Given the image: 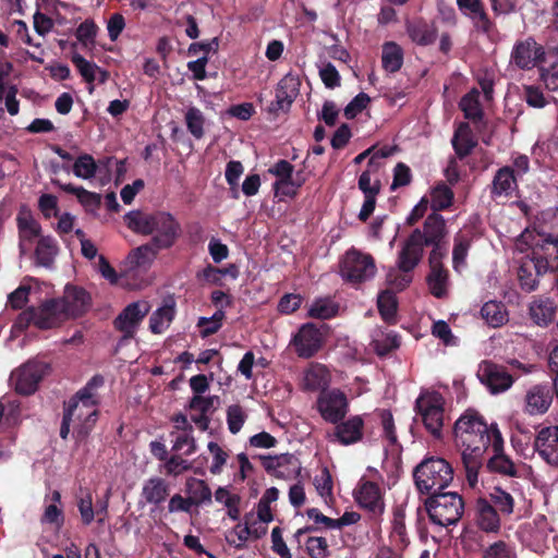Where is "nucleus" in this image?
I'll use <instances>...</instances> for the list:
<instances>
[{
  "instance_id": "f257e3e1",
  "label": "nucleus",
  "mask_w": 558,
  "mask_h": 558,
  "mask_svg": "<svg viewBox=\"0 0 558 558\" xmlns=\"http://www.w3.org/2000/svg\"><path fill=\"white\" fill-rule=\"evenodd\" d=\"M495 434H501L496 423L487 424L474 410H466L454 423L453 437L461 449V461L470 487L478 483L480 471L484 468L485 454L494 449Z\"/></svg>"
},
{
  "instance_id": "f03ea898",
  "label": "nucleus",
  "mask_w": 558,
  "mask_h": 558,
  "mask_svg": "<svg viewBox=\"0 0 558 558\" xmlns=\"http://www.w3.org/2000/svg\"><path fill=\"white\" fill-rule=\"evenodd\" d=\"M125 226L134 233L153 235V245L171 248L181 234V226L173 215L167 211L131 210L123 217Z\"/></svg>"
},
{
  "instance_id": "7ed1b4c3",
  "label": "nucleus",
  "mask_w": 558,
  "mask_h": 558,
  "mask_svg": "<svg viewBox=\"0 0 558 558\" xmlns=\"http://www.w3.org/2000/svg\"><path fill=\"white\" fill-rule=\"evenodd\" d=\"M448 234L446 220L438 213L429 214L423 228H415L404 241L399 255L398 268L400 271L411 272L420 264L425 246H436L445 242Z\"/></svg>"
},
{
  "instance_id": "20e7f679",
  "label": "nucleus",
  "mask_w": 558,
  "mask_h": 558,
  "mask_svg": "<svg viewBox=\"0 0 558 558\" xmlns=\"http://www.w3.org/2000/svg\"><path fill=\"white\" fill-rule=\"evenodd\" d=\"M452 465L441 457L429 456L413 470V478L420 494L432 495L447 488L453 481Z\"/></svg>"
},
{
  "instance_id": "39448f33",
  "label": "nucleus",
  "mask_w": 558,
  "mask_h": 558,
  "mask_svg": "<svg viewBox=\"0 0 558 558\" xmlns=\"http://www.w3.org/2000/svg\"><path fill=\"white\" fill-rule=\"evenodd\" d=\"M424 506L430 522L440 526L457 524L464 512V500L456 492L433 493Z\"/></svg>"
},
{
  "instance_id": "423d86ee",
  "label": "nucleus",
  "mask_w": 558,
  "mask_h": 558,
  "mask_svg": "<svg viewBox=\"0 0 558 558\" xmlns=\"http://www.w3.org/2000/svg\"><path fill=\"white\" fill-rule=\"evenodd\" d=\"M445 398L436 390L422 391L415 400V412L426 430L435 438H442L445 424Z\"/></svg>"
},
{
  "instance_id": "0eeeda50",
  "label": "nucleus",
  "mask_w": 558,
  "mask_h": 558,
  "mask_svg": "<svg viewBox=\"0 0 558 558\" xmlns=\"http://www.w3.org/2000/svg\"><path fill=\"white\" fill-rule=\"evenodd\" d=\"M376 274L375 259L371 254L350 248L340 264V275L343 280L359 284L372 279Z\"/></svg>"
},
{
  "instance_id": "6e6552de",
  "label": "nucleus",
  "mask_w": 558,
  "mask_h": 558,
  "mask_svg": "<svg viewBox=\"0 0 558 558\" xmlns=\"http://www.w3.org/2000/svg\"><path fill=\"white\" fill-rule=\"evenodd\" d=\"M520 242L527 246V255L543 265L548 272L558 270V239L536 238L533 232L525 230L520 235Z\"/></svg>"
},
{
  "instance_id": "1a4fd4ad",
  "label": "nucleus",
  "mask_w": 558,
  "mask_h": 558,
  "mask_svg": "<svg viewBox=\"0 0 558 558\" xmlns=\"http://www.w3.org/2000/svg\"><path fill=\"white\" fill-rule=\"evenodd\" d=\"M327 330L328 326L326 324L320 326L314 323L303 324L291 340L298 356L302 359L313 357L323 348Z\"/></svg>"
},
{
  "instance_id": "9d476101",
  "label": "nucleus",
  "mask_w": 558,
  "mask_h": 558,
  "mask_svg": "<svg viewBox=\"0 0 558 558\" xmlns=\"http://www.w3.org/2000/svg\"><path fill=\"white\" fill-rule=\"evenodd\" d=\"M316 407L323 420L333 424L345 418L350 405L347 395L338 388H332L320 391Z\"/></svg>"
},
{
  "instance_id": "9b49d317",
  "label": "nucleus",
  "mask_w": 558,
  "mask_h": 558,
  "mask_svg": "<svg viewBox=\"0 0 558 558\" xmlns=\"http://www.w3.org/2000/svg\"><path fill=\"white\" fill-rule=\"evenodd\" d=\"M150 311L147 301H136L126 305L113 319V327L122 332L121 341H129L136 335L138 327Z\"/></svg>"
},
{
  "instance_id": "f8f14e48",
  "label": "nucleus",
  "mask_w": 558,
  "mask_h": 558,
  "mask_svg": "<svg viewBox=\"0 0 558 558\" xmlns=\"http://www.w3.org/2000/svg\"><path fill=\"white\" fill-rule=\"evenodd\" d=\"M476 375L481 384L493 395L505 392L514 383V376L507 371L506 366L488 360L478 364Z\"/></svg>"
},
{
  "instance_id": "ddd939ff",
  "label": "nucleus",
  "mask_w": 558,
  "mask_h": 558,
  "mask_svg": "<svg viewBox=\"0 0 558 558\" xmlns=\"http://www.w3.org/2000/svg\"><path fill=\"white\" fill-rule=\"evenodd\" d=\"M301 81L298 75L291 72L286 74L277 84L275 100L267 111L277 116L280 111L288 112L300 94Z\"/></svg>"
},
{
  "instance_id": "4468645a",
  "label": "nucleus",
  "mask_w": 558,
  "mask_h": 558,
  "mask_svg": "<svg viewBox=\"0 0 558 558\" xmlns=\"http://www.w3.org/2000/svg\"><path fill=\"white\" fill-rule=\"evenodd\" d=\"M49 366L44 362L32 361L21 366L15 376V391L22 396L33 395L39 383L48 373Z\"/></svg>"
},
{
  "instance_id": "2eb2a0df",
  "label": "nucleus",
  "mask_w": 558,
  "mask_h": 558,
  "mask_svg": "<svg viewBox=\"0 0 558 558\" xmlns=\"http://www.w3.org/2000/svg\"><path fill=\"white\" fill-rule=\"evenodd\" d=\"M544 54V48L530 37L513 46L511 62L521 70H530L543 60Z\"/></svg>"
},
{
  "instance_id": "dca6fc26",
  "label": "nucleus",
  "mask_w": 558,
  "mask_h": 558,
  "mask_svg": "<svg viewBox=\"0 0 558 558\" xmlns=\"http://www.w3.org/2000/svg\"><path fill=\"white\" fill-rule=\"evenodd\" d=\"M534 448L547 464L558 466V425L542 427L534 439Z\"/></svg>"
},
{
  "instance_id": "f3484780",
  "label": "nucleus",
  "mask_w": 558,
  "mask_h": 558,
  "mask_svg": "<svg viewBox=\"0 0 558 558\" xmlns=\"http://www.w3.org/2000/svg\"><path fill=\"white\" fill-rule=\"evenodd\" d=\"M57 299L63 304V311L68 318L83 316L92 304L89 293L84 288L72 284H66L63 296Z\"/></svg>"
},
{
  "instance_id": "a211bd4d",
  "label": "nucleus",
  "mask_w": 558,
  "mask_h": 558,
  "mask_svg": "<svg viewBox=\"0 0 558 558\" xmlns=\"http://www.w3.org/2000/svg\"><path fill=\"white\" fill-rule=\"evenodd\" d=\"M504 438L501 434H495L494 449L492 456L484 462V468L489 473H497L502 476H518V469L510 457L504 452Z\"/></svg>"
},
{
  "instance_id": "6ab92c4d",
  "label": "nucleus",
  "mask_w": 558,
  "mask_h": 558,
  "mask_svg": "<svg viewBox=\"0 0 558 558\" xmlns=\"http://www.w3.org/2000/svg\"><path fill=\"white\" fill-rule=\"evenodd\" d=\"M333 440L341 446H351L360 442L364 437V420L361 415H353L347 420L333 423Z\"/></svg>"
},
{
  "instance_id": "aec40b11",
  "label": "nucleus",
  "mask_w": 558,
  "mask_h": 558,
  "mask_svg": "<svg viewBox=\"0 0 558 558\" xmlns=\"http://www.w3.org/2000/svg\"><path fill=\"white\" fill-rule=\"evenodd\" d=\"M501 515L487 498L480 497L474 506L475 525L485 533L497 534L501 527Z\"/></svg>"
},
{
  "instance_id": "412c9836",
  "label": "nucleus",
  "mask_w": 558,
  "mask_h": 558,
  "mask_svg": "<svg viewBox=\"0 0 558 558\" xmlns=\"http://www.w3.org/2000/svg\"><path fill=\"white\" fill-rule=\"evenodd\" d=\"M36 312V328L41 330L52 329L60 326L68 319L63 304L58 299H50L35 307Z\"/></svg>"
},
{
  "instance_id": "4be33fe9",
  "label": "nucleus",
  "mask_w": 558,
  "mask_h": 558,
  "mask_svg": "<svg viewBox=\"0 0 558 558\" xmlns=\"http://www.w3.org/2000/svg\"><path fill=\"white\" fill-rule=\"evenodd\" d=\"M405 32L412 43L422 47L435 44L438 36V27L435 22H429L424 17L407 20Z\"/></svg>"
},
{
  "instance_id": "5701e85b",
  "label": "nucleus",
  "mask_w": 558,
  "mask_h": 558,
  "mask_svg": "<svg viewBox=\"0 0 558 558\" xmlns=\"http://www.w3.org/2000/svg\"><path fill=\"white\" fill-rule=\"evenodd\" d=\"M548 271L543 265L535 262L530 255H525L518 269V281L522 291L531 293L538 289L539 279Z\"/></svg>"
},
{
  "instance_id": "b1692460",
  "label": "nucleus",
  "mask_w": 558,
  "mask_h": 558,
  "mask_svg": "<svg viewBox=\"0 0 558 558\" xmlns=\"http://www.w3.org/2000/svg\"><path fill=\"white\" fill-rule=\"evenodd\" d=\"M553 387L548 384L532 386L525 395V412L530 415H539L548 411L553 401Z\"/></svg>"
},
{
  "instance_id": "393cba45",
  "label": "nucleus",
  "mask_w": 558,
  "mask_h": 558,
  "mask_svg": "<svg viewBox=\"0 0 558 558\" xmlns=\"http://www.w3.org/2000/svg\"><path fill=\"white\" fill-rule=\"evenodd\" d=\"M558 306L547 296H536L529 304V317L539 327H548L556 319Z\"/></svg>"
},
{
  "instance_id": "a878e982",
  "label": "nucleus",
  "mask_w": 558,
  "mask_h": 558,
  "mask_svg": "<svg viewBox=\"0 0 558 558\" xmlns=\"http://www.w3.org/2000/svg\"><path fill=\"white\" fill-rule=\"evenodd\" d=\"M518 189V179L510 166L499 168L492 181L490 195L494 199L511 197Z\"/></svg>"
},
{
  "instance_id": "bb28decb",
  "label": "nucleus",
  "mask_w": 558,
  "mask_h": 558,
  "mask_svg": "<svg viewBox=\"0 0 558 558\" xmlns=\"http://www.w3.org/2000/svg\"><path fill=\"white\" fill-rule=\"evenodd\" d=\"M355 498L362 508L373 514H381L384 512V501L379 486L376 483L371 481L362 483Z\"/></svg>"
},
{
  "instance_id": "cd10ccee",
  "label": "nucleus",
  "mask_w": 558,
  "mask_h": 558,
  "mask_svg": "<svg viewBox=\"0 0 558 558\" xmlns=\"http://www.w3.org/2000/svg\"><path fill=\"white\" fill-rule=\"evenodd\" d=\"M533 233L536 238L558 239V209L541 211L534 220Z\"/></svg>"
},
{
  "instance_id": "c85d7f7f",
  "label": "nucleus",
  "mask_w": 558,
  "mask_h": 558,
  "mask_svg": "<svg viewBox=\"0 0 558 558\" xmlns=\"http://www.w3.org/2000/svg\"><path fill=\"white\" fill-rule=\"evenodd\" d=\"M451 144L460 160L472 154L473 149L477 146V141L468 122H461L459 124L453 133Z\"/></svg>"
},
{
  "instance_id": "c756f323",
  "label": "nucleus",
  "mask_w": 558,
  "mask_h": 558,
  "mask_svg": "<svg viewBox=\"0 0 558 558\" xmlns=\"http://www.w3.org/2000/svg\"><path fill=\"white\" fill-rule=\"evenodd\" d=\"M170 495V484L162 477L153 476L148 478L142 488V497L147 504L159 506Z\"/></svg>"
},
{
  "instance_id": "7c9ffc66",
  "label": "nucleus",
  "mask_w": 558,
  "mask_h": 558,
  "mask_svg": "<svg viewBox=\"0 0 558 558\" xmlns=\"http://www.w3.org/2000/svg\"><path fill=\"white\" fill-rule=\"evenodd\" d=\"M473 235L471 232L459 231L453 236L452 267L457 272L466 266V257L472 246Z\"/></svg>"
},
{
  "instance_id": "2f4dec72",
  "label": "nucleus",
  "mask_w": 558,
  "mask_h": 558,
  "mask_svg": "<svg viewBox=\"0 0 558 558\" xmlns=\"http://www.w3.org/2000/svg\"><path fill=\"white\" fill-rule=\"evenodd\" d=\"M58 251L59 247L54 238L51 235L40 236L34 252L36 264L45 268H51Z\"/></svg>"
},
{
  "instance_id": "473e14b6",
  "label": "nucleus",
  "mask_w": 558,
  "mask_h": 558,
  "mask_svg": "<svg viewBox=\"0 0 558 558\" xmlns=\"http://www.w3.org/2000/svg\"><path fill=\"white\" fill-rule=\"evenodd\" d=\"M185 492L192 499L193 507L201 505H210L213 501V493L208 484L204 480L189 477L185 482Z\"/></svg>"
},
{
  "instance_id": "72a5a7b5",
  "label": "nucleus",
  "mask_w": 558,
  "mask_h": 558,
  "mask_svg": "<svg viewBox=\"0 0 558 558\" xmlns=\"http://www.w3.org/2000/svg\"><path fill=\"white\" fill-rule=\"evenodd\" d=\"M51 183L63 192L75 195L80 204L85 208H96L100 206L101 198L97 193L89 192L83 186H75L72 183H62L58 179H52Z\"/></svg>"
},
{
  "instance_id": "f704fd0d",
  "label": "nucleus",
  "mask_w": 558,
  "mask_h": 558,
  "mask_svg": "<svg viewBox=\"0 0 558 558\" xmlns=\"http://www.w3.org/2000/svg\"><path fill=\"white\" fill-rule=\"evenodd\" d=\"M16 223L21 238L32 241L40 235L41 226L33 217L32 211L26 206H22L17 213Z\"/></svg>"
},
{
  "instance_id": "c9c22d12",
  "label": "nucleus",
  "mask_w": 558,
  "mask_h": 558,
  "mask_svg": "<svg viewBox=\"0 0 558 558\" xmlns=\"http://www.w3.org/2000/svg\"><path fill=\"white\" fill-rule=\"evenodd\" d=\"M459 108L464 118L474 123L481 122L484 118V111L480 102V92L476 88H472L461 98Z\"/></svg>"
},
{
  "instance_id": "e433bc0d",
  "label": "nucleus",
  "mask_w": 558,
  "mask_h": 558,
  "mask_svg": "<svg viewBox=\"0 0 558 558\" xmlns=\"http://www.w3.org/2000/svg\"><path fill=\"white\" fill-rule=\"evenodd\" d=\"M403 50L395 41H387L383 45L381 64L390 73L398 72L403 65Z\"/></svg>"
},
{
  "instance_id": "4c0bfd02",
  "label": "nucleus",
  "mask_w": 558,
  "mask_h": 558,
  "mask_svg": "<svg viewBox=\"0 0 558 558\" xmlns=\"http://www.w3.org/2000/svg\"><path fill=\"white\" fill-rule=\"evenodd\" d=\"M175 315L174 302L165 303L161 307L157 308L149 318V330L159 335L162 333L169 324L173 320Z\"/></svg>"
},
{
  "instance_id": "58836bf2",
  "label": "nucleus",
  "mask_w": 558,
  "mask_h": 558,
  "mask_svg": "<svg viewBox=\"0 0 558 558\" xmlns=\"http://www.w3.org/2000/svg\"><path fill=\"white\" fill-rule=\"evenodd\" d=\"M481 315L494 328L501 327L508 322V311L502 302H486L481 308Z\"/></svg>"
},
{
  "instance_id": "ea45409f",
  "label": "nucleus",
  "mask_w": 558,
  "mask_h": 558,
  "mask_svg": "<svg viewBox=\"0 0 558 558\" xmlns=\"http://www.w3.org/2000/svg\"><path fill=\"white\" fill-rule=\"evenodd\" d=\"M454 199V193L446 183L440 182L430 191L429 205L433 213L448 209Z\"/></svg>"
},
{
  "instance_id": "a19ab883",
  "label": "nucleus",
  "mask_w": 558,
  "mask_h": 558,
  "mask_svg": "<svg viewBox=\"0 0 558 558\" xmlns=\"http://www.w3.org/2000/svg\"><path fill=\"white\" fill-rule=\"evenodd\" d=\"M448 279L449 272L445 267L430 268V271L426 277V281L430 293L435 298L444 299L447 296Z\"/></svg>"
},
{
  "instance_id": "79ce46f5",
  "label": "nucleus",
  "mask_w": 558,
  "mask_h": 558,
  "mask_svg": "<svg viewBox=\"0 0 558 558\" xmlns=\"http://www.w3.org/2000/svg\"><path fill=\"white\" fill-rule=\"evenodd\" d=\"M160 251H163V248L153 245V242L149 241L148 243L132 250L128 259L132 266L143 267L150 265Z\"/></svg>"
},
{
  "instance_id": "37998d69",
  "label": "nucleus",
  "mask_w": 558,
  "mask_h": 558,
  "mask_svg": "<svg viewBox=\"0 0 558 558\" xmlns=\"http://www.w3.org/2000/svg\"><path fill=\"white\" fill-rule=\"evenodd\" d=\"M487 501L494 505V509H497L500 515L509 517L513 513L514 498L501 487H494L488 495Z\"/></svg>"
},
{
  "instance_id": "c03bdc74",
  "label": "nucleus",
  "mask_w": 558,
  "mask_h": 558,
  "mask_svg": "<svg viewBox=\"0 0 558 558\" xmlns=\"http://www.w3.org/2000/svg\"><path fill=\"white\" fill-rule=\"evenodd\" d=\"M278 462L280 463V466H278L277 478L291 480L298 478L301 475L302 465L296 456L292 453L279 454Z\"/></svg>"
},
{
  "instance_id": "a18cd8bd",
  "label": "nucleus",
  "mask_w": 558,
  "mask_h": 558,
  "mask_svg": "<svg viewBox=\"0 0 558 558\" xmlns=\"http://www.w3.org/2000/svg\"><path fill=\"white\" fill-rule=\"evenodd\" d=\"M377 307L381 318L388 323H395L398 310V301L395 293L390 290H385L379 293L377 298Z\"/></svg>"
},
{
  "instance_id": "49530a36",
  "label": "nucleus",
  "mask_w": 558,
  "mask_h": 558,
  "mask_svg": "<svg viewBox=\"0 0 558 558\" xmlns=\"http://www.w3.org/2000/svg\"><path fill=\"white\" fill-rule=\"evenodd\" d=\"M250 517H252V513L245 515L244 524L238 523L226 535L227 543L238 550L244 549L246 547L245 543L250 538Z\"/></svg>"
},
{
  "instance_id": "de8ad7c7",
  "label": "nucleus",
  "mask_w": 558,
  "mask_h": 558,
  "mask_svg": "<svg viewBox=\"0 0 558 558\" xmlns=\"http://www.w3.org/2000/svg\"><path fill=\"white\" fill-rule=\"evenodd\" d=\"M105 384V379L101 375H94L86 385L81 388L71 399H76L77 403H84L88 405H97V400L95 399V390L101 387Z\"/></svg>"
},
{
  "instance_id": "09e8293b",
  "label": "nucleus",
  "mask_w": 558,
  "mask_h": 558,
  "mask_svg": "<svg viewBox=\"0 0 558 558\" xmlns=\"http://www.w3.org/2000/svg\"><path fill=\"white\" fill-rule=\"evenodd\" d=\"M339 306L330 299H318L311 305L307 315L316 319H329L337 315Z\"/></svg>"
},
{
  "instance_id": "8fccbe9b",
  "label": "nucleus",
  "mask_w": 558,
  "mask_h": 558,
  "mask_svg": "<svg viewBox=\"0 0 558 558\" xmlns=\"http://www.w3.org/2000/svg\"><path fill=\"white\" fill-rule=\"evenodd\" d=\"M97 169V163L94 157L89 154L80 155L72 166L74 175L84 180L94 178Z\"/></svg>"
},
{
  "instance_id": "3c124183",
  "label": "nucleus",
  "mask_w": 558,
  "mask_h": 558,
  "mask_svg": "<svg viewBox=\"0 0 558 558\" xmlns=\"http://www.w3.org/2000/svg\"><path fill=\"white\" fill-rule=\"evenodd\" d=\"M185 124L187 131L196 138L201 140L204 134L205 117L196 107H190L185 112Z\"/></svg>"
},
{
  "instance_id": "603ef678",
  "label": "nucleus",
  "mask_w": 558,
  "mask_h": 558,
  "mask_svg": "<svg viewBox=\"0 0 558 558\" xmlns=\"http://www.w3.org/2000/svg\"><path fill=\"white\" fill-rule=\"evenodd\" d=\"M303 185V180H294L291 178L290 180H276L272 184V189L275 191V196L279 198V201H284L286 198H294L299 193V189Z\"/></svg>"
},
{
  "instance_id": "864d4df0",
  "label": "nucleus",
  "mask_w": 558,
  "mask_h": 558,
  "mask_svg": "<svg viewBox=\"0 0 558 558\" xmlns=\"http://www.w3.org/2000/svg\"><path fill=\"white\" fill-rule=\"evenodd\" d=\"M63 413H70V418L75 423L83 421L88 417V414H97L99 415L98 410L94 405H88L84 403H77L76 399H70L64 403Z\"/></svg>"
},
{
  "instance_id": "5fc2aeb1",
  "label": "nucleus",
  "mask_w": 558,
  "mask_h": 558,
  "mask_svg": "<svg viewBox=\"0 0 558 558\" xmlns=\"http://www.w3.org/2000/svg\"><path fill=\"white\" fill-rule=\"evenodd\" d=\"M97 32V24L94 20L87 19L77 26L75 37L83 46L87 47L95 43Z\"/></svg>"
},
{
  "instance_id": "6e6d98bb",
  "label": "nucleus",
  "mask_w": 558,
  "mask_h": 558,
  "mask_svg": "<svg viewBox=\"0 0 558 558\" xmlns=\"http://www.w3.org/2000/svg\"><path fill=\"white\" fill-rule=\"evenodd\" d=\"M482 558H517V555L508 543L499 539L483 550Z\"/></svg>"
},
{
  "instance_id": "4d7b16f0",
  "label": "nucleus",
  "mask_w": 558,
  "mask_h": 558,
  "mask_svg": "<svg viewBox=\"0 0 558 558\" xmlns=\"http://www.w3.org/2000/svg\"><path fill=\"white\" fill-rule=\"evenodd\" d=\"M97 414H88L87 418L74 423L72 436L77 445L84 442L88 438L97 423Z\"/></svg>"
},
{
  "instance_id": "13d9d810",
  "label": "nucleus",
  "mask_w": 558,
  "mask_h": 558,
  "mask_svg": "<svg viewBox=\"0 0 558 558\" xmlns=\"http://www.w3.org/2000/svg\"><path fill=\"white\" fill-rule=\"evenodd\" d=\"M71 61L87 83H93L96 80L95 72L98 69L96 63L86 60L80 53H74Z\"/></svg>"
},
{
  "instance_id": "bf43d9fd",
  "label": "nucleus",
  "mask_w": 558,
  "mask_h": 558,
  "mask_svg": "<svg viewBox=\"0 0 558 558\" xmlns=\"http://www.w3.org/2000/svg\"><path fill=\"white\" fill-rule=\"evenodd\" d=\"M191 469V463L179 454H173L165 460L163 472L168 476H179Z\"/></svg>"
},
{
  "instance_id": "052dcab7",
  "label": "nucleus",
  "mask_w": 558,
  "mask_h": 558,
  "mask_svg": "<svg viewBox=\"0 0 558 558\" xmlns=\"http://www.w3.org/2000/svg\"><path fill=\"white\" fill-rule=\"evenodd\" d=\"M305 546L311 558H327L329 556L328 543L325 537L310 536Z\"/></svg>"
},
{
  "instance_id": "680f3d73",
  "label": "nucleus",
  "mask_w": 558,
  "mask_h": 558,
  "mask_svg": "<svg viewBox=\"0 0 558 558\" xmlns=\"http://www.w3.org/2000/svg\"><path fill=\"white\" fill-rule=\"evenodd\" d=\"M245 417L246 415L241 405H230L227 410V423L230 433H239L245 422Z\"/></svg>"
},
{
  "instance_id": "e2e57ef3",
  "label": "nucleus",
  "mask_w": 558,
  "mask_h": 558,
  "mask_svg": "<svg viewBox=\"0 0 558 558\" xmlns=\"http://www.w3.org/2000/svg\"><path fill=\"white\" fill-rule=\"evenodd\" d=\"M243 170H244V168L240 161L231 160L227 163L225 177H226V181L228 182V184L231 186V189L233 191V195H232L233 198L239 197L238 190L235 187L239 184V179L242 175Z\"/></svg>"
},
{
  "instance_id": "0e129e2a",
  "label": "nucleus",
  "mask_w": 558,
  "mask_h": 558,
  "mask_svg": "<svg viewBox=\"0 0 558 558\" xmlns=\"http://www.w3.org/2000/svg\"><path fill=\"white\" fill-rule=\"evenodd\" d=\"M371 98L365 93L357 94L344 108V117L348 120L354 119L369 104Z\"/></svg>"
},
{
  "instance_id": "69168bd1",
  "label": "nucleus",
  "mask_w": 558,
  "mask_h": 558,
  "mask_svg": "<svg viewBox=\"0 0 558 558\" xmlns=\"http://www.w3.org/2000/svg\"><path fill=\"white\" fill-rule=\"evenodd\" d=\"M208 450L214 457L210 465V472L215 475L220 474L227 462L228 453L215 441L208 444Z\"/></svg>"
},
{
  "instance_id": "338daca9",
  "label": "nucleus",
  "mask_w": 558,
  "mask_h": 558,
  "mask_svg": "<svg viewBox=\"0 0 558 558\" xmlns=\"http://www.w3.org/2000/svg\"><path fill=\"white\" fill-rule=\"evenodd\" d=\"M379 417L383 425L384 437L388 439L391 446L396 445L398 441L395 421L392 413L389 410H381L379 413Z\"/></svg>"
},
{
  "instance_id": "774afa93",
  "label": "nucleus",
  "mask_w": 558,
  "mask_h": 558,
  "mask_svg": "<svg viewBox=\"0 0 558 558\" xmlns=\"http://www.w3.org/2000/svg\"><path fill=\"white\" fill-rule=\"evenodd\" d=\"M319 76L327 88L333 89L340 86V74L336 66L330 62L319 70Z\"/></svg>"
}]
</instances>
